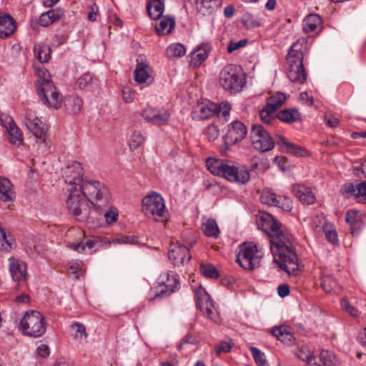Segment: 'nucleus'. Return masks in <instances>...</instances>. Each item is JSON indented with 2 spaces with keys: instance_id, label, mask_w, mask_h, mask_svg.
<instances>
[{
  "instance_id": "13d9d810",
  "label": "nucleus",
  "mask_w": 366,
  "mask_h": 366,
  "mask_svg": "<svg viewBox=\"0 0 366 366\" xmlns=\"http://www.w3.org/2000/svg\"><path fill=\"white\" fill-rule=\"evenodd\" d=\"M0 121L2 127L6 129V131L9 130V127H13L16 125L13 118L5 114H1Z\"/></svg>"
},
{
  "instance_id": "a878e982",
  "label": "nucleus",
  "mask_w": 366,
  "mask_h": 366,
  "mask_svg": "<svg viewBox=\"0 0 366 366\" xmlns=\"http://www.w3.org/2000/svg\"><path fill=\"white\" fill-rule=\"evenodd\" d=\"M159 22L156 23L155 29L158 35H166L170 34L175 26V20L172 17L162 16L158 19Z\"/></svg>"
},
{
  "instance_id": "37998d69",
  "label": "nucleus",
  "mask_w": 366,
  "mask_h": 366,
  "mask_svg": "<svg viewBox=\"0 0 366 366\" xmlns=\"http://www.w3.org/2000/svg\"><path fill=\"white\" fill-rule=\"evenodd\" d=\"M241 21L248 29H254L260 26L259 18L248 11L242 14Z\"/></svg>"
},
{
  "instance_id": "de8ad7c7",
  "label": "nucleus",
  "mask_w": 366,
  "mask_h": 366,
  "mask_svg": "<svg viewBox=\"0 0 366 366\" xmlns=\"http://www.w3.org/2000/svg\"><path fill=\"white\" fill-rule=\"evenodd\" d=\"M201 273L207 277L216 279L219 274L216 267L211 264H202L200 267Z\"/></svg>"
},
{
  "instance_id": "338daca9",
  "label": "nucleus",
  "mask_w": 366,
  "mask_h": 366,
  "mask_svg": "<svg viewBox=\"0 0 366 366\" xmlns=\"http://www.w3.org/2000/svg\"><path fill=\"white\" fill-rule=\"evenodd\" d=\"M281 197L282 200L280 205H277L276 207H280L285 211H290L292 208L291 200L285 196H281Z\"/></svg>"
},
{
  "instance_id": "412c9836",
  "label": "nucleus",
  "mask_w": 366,
  "mask_h": 366,
  "mask_svg": "<svg viewBox=\"0 0 366 366\" xmlns=\"http://www.w3.org/2000/svg\"><path fill=\"white\" fill-rule=\"evenodd\" d=\"M278 139L277 144L283 152L292 154L297 157H306L307 155V150L302 147L288 142L282 136H279Z\"/></svg>"
},
{
  "instance_id": "a211bd4d",
  "label": "nucleus",
  "mask_w": 366,
  "mask_h": 366,
  "mask_svg": "<svg viewBox=\"0 0 366 366\" xmlns=\"http://www.w3.org/2000/svg\"><path fill=\"white\" fill-rule=\"evenodd\" d=\"M257 224L258 229L266 233L269 238L282 226V223L275 219L272 215L267 213L262 214L258 217Z\"/></svg>"
},
{
  "instance_id": "b1692460",
  "label": "nucleus",
  "mask_w": 366,
  "mask_h": 366,
  "mask_svg": "<svg viewBox=\"0 0 366 366\" xmlns=\"http://www.w3.org/2000/svg\"><path fill=\"white\" fill-rule=\"evenodd\" d=\"M209 47L207 44H202L197 46L190 54V66L199 67L207 58L209 54Z\"/></svg>"
},
{
  "instance_id": "a18cd8bd",
  "label": "nucleus",
  "mask_w": 366,
  "mask_h": 366,
  "mask_svg": "<svg viewBox=\"0 0 366 366\" xmlns=\"http://www.w3.org/2000/svg\"><path fill=\"white\" fill-rule=\"evenodd\" d=\"M6 132L8 139L12 144L19 146L22 144L23 135L20 129L16 125L13 127H9V129L7 130Z\"/></svg>"
},
{
  "instance_id": "1a4fd4ad",
  "label": "nucleus",
  "mask_w": 366,
  "mask_h": 366,
  "mask_svg": "<svg viewBox=\"0 0 366 366\" xmlns=\"http://www.w3.org/2000/svg\"><path fill=\"white\" fill-rule=\"evenodd\" d=\"M250 138L254 148L262 152L270 151L274 147V141L269 132L260 124L252 125Z\"/></svg>"
},
{
  "instance_id": "49530a36",
  "label": "nucleus",
  "mask_w": 366,
  "mask_h": 366,
  "mask_svg": "<svg viewBox=\"0 0 366 366\" xmlns=\"http://www.w3.org/2000/svg\"><path fill=\"white\" fill-rule=\"evenodd\" d=\"M323 231L328 242L333 245H338L337 233L332 224H324Z\"/></svg>"
},
{
  "instance_id": "09e8293b",
  "label": "nucleus",
  "mask_w": 366,
  "mask_h": 366,
  "mask_svg": "<svg viewBox=\"0 0 366 366\" xmlns=\"http://www.w3.org/2000/svg\"><path fill=\"white\" fill-rule=\"evenodd\" d=\"M145 138L139 131H134L130 138L129 148L134 150L144 142Z\"/></svg>"
},
{
  "instance_id": "774afa93",
  "label": "nucleus",
  "mask_w": 366,
  "mask_h": 366,
  "mask_svg": "<svg viewBox=\"0 0 366 366\" xmlns=\"http://www.w3.org/2000/svg\"><path fill=\"white\" fill-rule=\"evenodd\" d=\"M325 119L327 125L332 128H336L340 123L338 118L332 115H325Z\"/></svg>"
},
{
  "instance_id": "dca6fc26",
  "label": "nucleus",
  "mask_w": 366,
  "mask_h": 366,
  "mask_svg": "<svg viewBox=\"0 0 366 366\" xmlns=\"http://www.w3.org/2000/svg\"><path fill=\"white\" fill-rule=\"evenodd\" d=\"M247 133L246 126L240 121H234L228 124L227 132L225 135L228 144H234L242 141Z\"/></svg>"
},
{
  "instance_id": "9b49d317",
  "label": "nucleus",
  "mask_w": 366,
  "mask_h": 366,
  "mask_svg": "<svg viewBox=\"0 0 366 366\" xmlns=\"http://www.w3.org/2000/svg\"><path fill=\"white\" fill-rule=\"evenodd\" d=\"M24 123L38 141L47 146L46 132L48 128L40 119L33 115L31 112H27Z\"/></svg>"
},
{
  "instance_id": "f03ea898",
  "label": "nucleus",
  "mask_w": 366,
  "mask_h": 366,
  "mask_svg": "<svg viewBox=\"0 0 366 366\" xmlns=\"http://www.w3.org/2000/svg\"><path fill=\"white\" fill-rule=\"evenodd\" d=\"M206 166L212 174L231 182L247 183L250 179L249 171L244 166L232 161L209 157L206 161Z\"/></svg>"
},
{
  "instance_id": "e433bc0d",
  "label": "nucleus",
  "mask_w": 366,
  "mask_h": 366,
  "mask_svg": "<svg viewBox=\"0 0 366 366\" xmlns=\"http://www.w3.org/2000/svg\"><path fill=\"white\" fill-rule=\"evenodd\" d=\"M36 58L41 63H46L50 59L51 49L46 44H36L34 47Z\"/></svg>"
},
{
  "instance_id": "69168bd1",
  "label": "nucleus",
  "mask_w": 366,
  "mask_h": 366,
  "mask_svg": "<svg viewBox=\"0 0 366 366\" xmlns=\"http://www.w3.org/2000/svg\"><path fill=\"white\" fill-rule=\"evenodd\" d=\"M116 242L120 244H136L138 242V240L134 236H122L117 238Z\"/></svg>"
},
{
  "instance_id": "cd10ccee",
  "label": "nucleus",
  "mask_w": 366,
  "mask_h": 366,
  "mask_svg": "<svg viewBox=\"0 0 366 366\" xmlns=\"http://www.w3.org/2000/svg\"><path fill=\"white\" fill-rule=\"evenodd\" d=\"M83 102L77 96H67L64 99V107L71 114H77L80 112Z\"/></svg>"
},
{
  "instance_id": "8fccbe9b",
  "label": "nucleus",
  "mask_w": 366,
  "mask_h": 366,
  "mask_svg": "<svg viewBox=\"0 0 366 366\" xmlns=\"http://www.w3.org/2000/svg\"><path fill=\"white\" fill-rule=\"evenodd\" d=\"M297 357L299 359L307 362V366H321L320 364L316 362L315 357L310 351L301 350L297 354Z\"/></svg>"
},
{
  "instance_id": "f257e3e1",
  "label": "nucleus",
  "mask_w": 366,
  "mask_h": 366,
  "mask_svg": "<svg viewBox=\"0 0 366 366\" xmlns=\"http://www.w3.org/2000/svg\"><path fill=\"white\" fill-rule=\"evenodd\" d=\"M294 238L282 224L269 238L274 262L289 274L297 275L300 271L297 255L293 247Z\"/></svg>"
},
{
  "instance_id": "4468645a",
  "label": "nucleus",
  "mask_w": 366,
  "mask_h": 366,
  "mask_svg": "<svg viewBox=\"0 0 366 366\" xmlns=\"http://www.w3.org/2000/svg\"><path fill=\"white\" fill-rule=\"evenodd\" d=\"M196 305L209 319L214 320V305L209 295L202 287L195 290Z\"/></svg>"
},
{
  "instance_id": "f704fd0d",
  "label": "nucleus",
  "mask_w": 366,
  "mask_h": 366,
  "mask_svg": "<svg viewBox=\"0 0 366 366\" xmlns=\"http://www.w3.org/2000/svg\"><path fill=\"white\" fill-rule=\"evenodd\" d=\"M272 334L287 345L292 344L295 340L292 334L287 332L284 327H274L272 330Z\"/></svg>"
},
{
  "instance_id": "c03bdc74",
  "label": "nucleus",
  "mask_w": 366,
  "mask_h": 366,
  "mask_svg": "<svg viewBox=\"0 0 366 366\" xmlns=\"http://www.w3.org/2000/svg\"><path fill=\"white\" fill-rule=\"evenodd\" d=\"M16 198L13 184H0V199L4 202H12Z\"/></svg>"
},
{
  "instance_id": "7ed1b4c3",
  "label": "nucleus",
  "mask_w": 366,
  "mask_h": 366,
  "mask_svg": "<svg viewBox=\"0 0 366 366\" xmlns=\"http://www.w3.org/2000/svg\"><path fill=\"white\" fill-rule=\"evenodd\" d=\"M307 50L305 41H297L290 48L287 56V76L289 79L297 84H302L307 79V74L303 64V59Z\"/></svg>"
},
{
  "instance_id": "f3484780",
  "label": "nucleus",
  "mask_w": 366,
  "mask_h": 366,
  "mask_svg": "<svg viewBox=\"0 0 366 366\" xmlns=\"http://www.w3.org/2000/svg\"><path fill=\"white\" fill-rule=\"evenodd\" d=\"M64 183H81L84 182L82 176L83 167L78 162H72L62 170Z\"/></svg>"
},
{
  "instance_id": "a19ab883",
  "label": "nucleus",
  "mask_w": 366,
  "mask_h": 366,
  "mask_svg": "<svg viewBox=\"0 0 366 366\" xmlns=\"http://www.w3.org/2000/svg\"><path fill=\"white\" fill-rule=\"evenodd\" d=\"M97 83V79L95 76L90 73H85L76 80V85L81 89H86L92 88Z\"/></svg>"
},
{
  "instance_id": "c85d7f7f",
  "label": "nucleus",
  "mask_w": 366,
  "mask_h": 366,
  "mask_svg": "<svg viewBox=\"0 0 366 366\" xmlns=\"http://www.w3.org/2000/svg\"><path fill=\"white\" fill-rule=\"evenodd\" d=\"M63 14L61 10H49L41 14L39 19V24L42 26H48L59 20L63 16Z\"/></svg>"
},
{
  "instance_id": "473e14b6",
  "label": "nucleus",
  "mask_w": 366,
  "mask_h": 366,
  "mask_svg": "<svg viewBox=\"0 0 366 366\" xmlns=\"http://www.w3.org/2000/svg\"><path fill=\"white\" fill-rule=\"evenodd\" d=\"M277 117L284 122L291 124L300 121L302 117L297 109L292 108L280 111L277 114Z\"/></svg>"
},
{
  "instance_id": "423d86ee",
  "label": "nucleus",
  "mask_w": 366,
  "mask_h": 366,
  "mask_svg": "<svg viewBox=\"0 0 366 366\" xmlns=\"http://www.w3.org/2000/svg\"><path fill=\"white\" fill-rule=\"evenodd\" d=\"M218 82L220 86L231 93L238 92L244 86V81L234 64H228L221 70Z\"/></svg>"
},
{
  "instance_id": "f8f14e48",
  "label": "nucleus",
  "mask_w": 366,
  "mask_h": 366,
  "mask_svg": "<svg viewBox=\"0 0 366 366\" xmlns=\"http://www.w3.org/2000/svg\"><path fill=\"white\" fill-rule=\"evenodd\" d=\"M38 79L35 82L37 94H39L46 100L45 94L44 92H50L51 94H56V86L51 79V75L47 69L42 67L37 71Z\"/></svg>"
},
{
  "instance_id": "5fc2aeb1",
  "label": "nucleus",
  "mask_w": 366,
  "mask_h": 366,
  "mask_svg": "<svg viewBox=\"0 0 366 366\" xmlns=\"http://www.w3.org/2000/svg\"><path fill=\"white\" fill-rule=\"evenodd\" d=\"M335 357L327 350H322L320 355V359L325 366H336L333 359Z\"/></svg>"
},
{
  "instance_id": "ea45409f",
  "label": "nucleus",
  "mask_w": 366,
  "mask_h": 366,
  "mask_svg": "<svg viewBox=\"0 0 366 366\" xmlns=\"http://www.w3.org/2000/svg\"><path fill=\"white\" fill-rule=\"evenodd\" d=\"M321 285L327 293H337L340 291L337 280L331 275L325 276Z\"/></svg>"
},
{
  "instance_id": "79ce46f5",
  "label": "nucleus",
  "mask_w": 366,
  "mask_h": 366,
  "mask_svg": "<svg viewBox=\"0 0 366 366\" xmlns=\"http://www.w3.org/2000/svg\"><path fill=\"white\" fill-rule=\"evenodd\" d=\"M185 53L186 48L180 43L172 44L166 50V55L169 59L182 57Z\"/></svg>"
},
{
  "instance_id": "20e7f679",
  "label": "nucleus",
  "mask_w": 366,
  "mask_h": 366,
  "mask_svg": "<svg viewBox=\"0 0 366 366\" xmlns=\"http://www.w3.org/2000/svg\"><path fill=\"white\" fill-rule=\"evenodd\" d=\"M76 190H81V194L93 205L94 209L102 213L108 207L111 195L104 184H73Z\"/></svg>"
},
{
  "instance_id": "bb28decb",
  "label": "nucleus",
  "mask_w": 366,
  "mask_h": 366,
  "mask_svg": "<svg viewBox=\"0 0 366 366\" xmlns=\"http://www.w3.org/2000/svg\"><path fill=\"white\" fill-rule=\"evenodd\" d=\"M197 9L203 15L214 12L222 5V0H197Z\"/></svg>"
},
{
  "instance_id": "4d7b16f0",
  "label": "nucleus",
  "mask_w": 366,
  "mask_h": 366,
  "mask_svg": "<svg viewBox=\"0 0 366 366\" xmlns=\"http://www.w3.org/2000/svg\"><path fill=\"white\" fill-rule=\"evenodd\" d=\"M169 119V114L167 112L163 114H160L157 111L155 115H153V121L152 123L157 125H162L166 124Z\"/></svg>"
},
{
  "instance_id": "aec40b11",
  "label": "nucleus",
  "mask_w": 366,
  "mask_h": 366,
  "mask_svg": "<svg viewBox=\"0 0 366 366\" xmlns=\"http://www.w3.org/2000/svg\"><path fill=\"white\" fill-rule=\"evenodd\" d=\"M342 194L354 196L357 202L366 203V184H347L341 189Z\"/></svg>"
},
{
  "instance_id": "6e6552de",
  "label": "nucleus",
  "mask_w": 366,
  "mask_h": 366,
  "mask_svg": "<svg viewBox=\"0 0 366 366\" xmlns=\"http://www.w3.org/2000/svg\"><path fill=\"white\" fill-rule=\"evenodd\" d=\"M142 211L144 214L155 221H162L165 217V204L163 198L154 192L142 199Z\"/></svg>"
},
{
  "instance_id": "603ef678",
  "label": "nucleus",
  "mask_w": 366,
  "mask_h": 366,
  "mask_svg": "<svg viewBox=\"0 0 366 366\" xmlns=\"http://www.w3.org/2000/svg\"><path fill=\"white\" fill-rule=\"evenodd\" d=\"M250 351L257 366H265L267 365V361L264 358V354L259 349L254 347H251Z\"/></svg>"
},
{
  "instance_id": "052dcab7",
  "label": "nucleus",
  "mask_w": 366,
  "mask_h": 366,
  "mask_svg": "<svg viewBox=\"0 0 366 366\" xmlns=\"http://www.w3.org/2000/svg\"><path fill=\"white\" fill-rule=\"evenodd\" d=\"M247 41H248L247 39H242V40L239 41L238 42H234V41H231L227 46V51L229 53H232L235 50L242 48L244 46H246Z\"/></svg>"
},
{
  "instance_id": "2eb2a0df",
  "label": "nucleus",
  "mask_w": 366,
  "mask_h": 366,
  "mask_svg": "<svg viewBox=\"0 0 366 366\" xmlns=\"http://www.w3.org/2000/svg\"><path fill=\"white\" fill-rule=\"evenodd\" d=\"M230 110V107L224 104L223 107L213 102H208L207 104H202L199 105V116L201 119H207L219 115L221 112L222 116H227Z\"/></svg>"
},
{
  "instance_id": "0e129e2a",
  "label": "nucleus",
  "mask_w": 366,
  "mask_h": 366,
  "mask_svg": "<svg viewBox=\"0 0 366 366\" xmlns=\"http://www.w3.org/2000/svg\"><path fill=\"white\" fill-rule=\"evenodd\" d=\"M157 111L151 107L144 109L142 112V116L147 121L152 122L153 115H155Z\"/></svg>"
},
{
  "instance_id": "bf43d9fd",
  "label": "nucleus",
  "mask_w": 366,
  "mask_h": 366,
  "mask_svg": "<svg viewBox=\"0 0 366 366\" xmlns=\"http://www.w3.org/2000/svg\"><path fill=\"white\" fill-rule=\"evenodd\" d=\"M274 112L270 111L267 107H264L259 112V116L262 122L269 124L272 122L273 118V114Z\"/></svg>"
},
{
  "instance_id": "2f4dec72",
  "label": "nucleus",
  "mask_w": 366,
  "mask_h": 366,
  "mask_svg": "<svg viewBox=\"0 0 366 366\" xmlns=\"http://www.w3.org/2000/svg\"><path fill=\"white\" fill-rule=\"evenodd\" d=\"M286 99L287 97L284 93L280 92H276L267 99L265 107L270 111L275 112L284 104Z\"/></svg>"
},
{
  "instance_id": "393cba45",
  "label": "nucleus",
  "mask_w": 366,
  "mask_h": 366,
  "mask_svg": "<svg viewBox=\"0 0 366 366\" xmlns=\"http://www.w3.org/2000/svg\"><path fill=\"white\" fill-rule=\"evenodd\" d=\"M151 67L147 62L140 61L139 59H138L137 64L134 71V80L138 84L147 82V80L151 79Z\"/></svg>"
},
{
  "instance_id": "7c9ffc66",
  "label": "nucleus",
  "mask_w": 366,
  "mask_h": 366,
  "mask_svg": "<svg viewBox=\"0 0 366 366\" xmlns=\"http://www.w3.org/2000/svg\"><path fill=\"white\" fill-rule=\"evenodd\" d=\"M45 94L46 100L43 99L39 94L38 97L39 98L40 102L48 107L49 108H54L58 109L61 106V99L60 97V94L56 88V94H54L53 96L51 94L50 92H44Z\"/></svg>"
},
{
  "instance_id": "58836bf2",
  "label": "nucleus",
  "mask_w": 366,
  "mask_h": 366,
  "mask_svg": "<svg viewBox=\"0 0 366 366\" xmlns=\"http://www.w3.org/2000/svg\"><path fill=\"white\" fill-rule=\"evenodd\" d=\"M204 234L209 237L217 238L219 234V229L217 222L214 219H209L202 224Z\"/></svg>"
},
{
  "instance_id": "3c124183",
  "label": "nucleus",
  "mask_w": 366,
  "mask_h": 366,
  "mask_svg": "<svg viewBox=\"0 0 366 366\" xmlns=\"http://www.w3.org/2000/svg\"><path fill=\"white\" fill-rule=\"evenodd\" d=\"M15 241L13 238H8L6 233L3 234L0 238V250L5 252H9L13 249V244Z\"/></svg>"
},
{
  "instance_id": "6e6d98bb",
  "label": "nucleus",
  "mask_w": 366,
  "mask_h": 366,
  "mask_svg": "<svg viewBox=\"0 0 366 366\" xmlns=\"http://www.w3.org/2000/svg\"><path fill=\"white\" fill-rule=\"evenodd\" d=\"M341 307L344 311L347 312L350 315L357 317L358 316L357 310L352 306L347 299L343 298L341 300Z\"/></svg>"
},
{
  "instance_id": "4be33fe9",
  "label": "nucleus",
  "mask_w": 366,
  "mask_h": 366,
  "mask_svg": "<svg viewBox=\"0 0 366 366\" xmlns=\"http://www.w3.org/2000/svg\"><path fill=\"white\" fill-rule=\"evenodd\" d=\"M16 29L14 19L8 14L0 15V37L4 39L11 35Z\"/></svg>"
},
{
  "instance_id": "c9c22d12",
  "label": "nucleus",
  "mask_w": 366,
  "mask_h": 366,
  "mask_svg": "<svg viewBox=\"0 0 366 366\" xmlns=\"http://www.w3.org/2000/svg\"><path fill=\"white\" fill-rule=\"evenodd\" d=\"M303 30L306 33L314 31L322 24V19L318 14H311L307 16Z\"/></svg>"
},
{
  "instance_id": "4c0bfd02",
  "label": "nucleus",
  "mask_w": 366,
  "mask_h": 366,
  "mask_svg": "<svg viewBox=\"0 0 366 366\" xmlns=\"http://www.w3.org/2000/svg\"><path fill=\"white\" fill-rule=\"evenodd\" d=\"M345 221L350 225V229L352 234H357L360 231V227H357L360 222V217L358 215V211L350 209L347 212Z\"/></svg>"
},
{
  "instance_id": "e2e57ef3",
  "label": "nucleus",
  "mask_w": 366,
  "mask_h": 366,
  "mask_svg": "<svg viewBox=\"0 0 366 366\" xmlns=\"http://www.w3.org/2000/svg\"><path fill=\"white\" fill-rule=\"evenodd\" d=\"M104 216L105 217L106 222L108 224H112L117 220L119 214L117 212H116L115 210L110 209L109 211H107L104 213Z\"/></svg>"
},
{
  "instance_id": "39448f33",
  "label": "nucleus",
  "mask_w": 366,
  "mask_h": 366,
  "mask_svg": "<svg viewBox=\"0 0 366 366\" xmlns=\"http://www.w3.org/2000/svg\"><path fill=\"white\" fill-rule=\"evenodd\" d=\"M20 328L24 335L38 338L46 332L44 316L38 311L26 312L20 322Z\"/></svg>"
},
{
  "instance_id": "9d476101",
  "label": "nucleus",
  "mask_w": 366,
  "mask_h": 366,
  "mask_svg": "<svg viewBox=\"0 0 366 366\" xmlns=\"http://www.w3.org/2000/svg\"><path fill=\"white\" fill-rule=\"evenodd\" d=\"M257 252L256 245L244 244L237 256V262L245 269L254 270L260 266L261 257Z\"/></svg>"
},
{
  "instance_id": "ddd939ff",
  "label": "nucleus",
  "mask_w": 366,
  "mask_h": 366,
  "mask_svg": "<svg viewBox=\"0 0 366 366\" xmlns=\"http://www.w3.org/2000/svg\"><path fill=\"white\" fill-rule=\"evenodd\" d=\"M168 257L172 261L174 266L179 267L184 264L185 260L189 262L192 255L187 246L177 242L170 245Z\"/></svg>"
},
{
  "instance_id": "72a5a7b5",
  "label": "nucleus",
  "mask_w": 366,
  "mask_h": 366,
  "mask_svg": "<svg viewBox=\"0 0 366 366\" xmlns=\"http://www.w3.org/2000/svg\"><path fill=\"white\" fill-rule=\"evenodd\" d=\"M259 199L262 204L275 207L280 205L282 197L281 196L277 197L272 189H266L263 190Z\"/></svg>"
},
{
  "instance_id": "c756f323",
  "label": "nucleus",
  "mask_w": 366,
  "mask_h": 366,
  "mask_svg": "<svg viewBox=\"0 0 366 366\" xmlns=\"http://www.w3.org/2000/svg\"><path fill=\"white\" fill-rule=\"evenodd\" d=\"M164 0H150L147 6V9L152 19H157L162 16L164 9Z\"/></svg>"
},
{
  "instance_id": "680f3d73",
  "label": "nucleus",
  "mask_w": 366,
  "mask_h": 366,
  "mask_svg": "<svg viewBox=\"0 0 366 366\" xmlns=\"http://www.w3.org/2000/svg\"><path fill=\"white\" fill-rule=\"evenodd\" d=\"M84 244L86 245V248L89 249L92 253L99 249L102 242L97 238H94L93 239L87 240Z\"/></svg>"
},
{
  "instance_id": "5701e85b",
  "label": "nucleus",
  "mask_w": 366,
  "mask_h": 366,
  "mask_svg": "<svg viewBox=\"0 0 366 366\" xmlns=\"http://www.w3.org/2000/svg\"><path fill=\"white\" fill-rule=\"evenodd\" d=\"M292 192L295 197L303 204H311L315 200V196L305 184H294Z\"/></svg>"
},
{
  "instance_id": "864d4df0",
  "label": "nucleus",
  "mask_w": 366,
  "mask_h": 366,
  "mask_svg": "<svg viewBox=\"0 0 366 366\" xmlns=\"http://www.w3.org/2000/svg\"><path fill=\"white\" fill-rule=\"evenodd\" d=\"M71 327L75 331L74 337L76 339H82L87 337L85 326L79 322H74L71 325Z\"/></svg>"
},
{
  "instance_id": "0eeeda50",
  "label": "nucleus",
  "mask_w": 366,
  "mask_h": 366,
  "mask_svg": "<svg viewBox=\"0 0 366 366\" xmlns=\"http://www.w3.org/2000/svg\"><path fill=\"white\" fill-rule=\"evenodd\" d=\"M67 209L76 219L84 220L89 214V205L87 200L81 194V190L74 187L69 190L66 201Z\"/></svg>"
},
{
  "instance_id": "6ab92c4d",
  "label": "nucleus",
  "mask_w": 366,
  "mask_h": 366,
  "mask_svg": "<svg viewBox=\"0 0 366 366\" xmlns=\"http://www.w3.org/2000/svg\"><path fill=\"white\" fill-rule=\"evenodd\" d=\"M9 270L14 281L26 280L28 276L26 264L14 257L9 258Z\"/></svg>"
}]
</instances>
